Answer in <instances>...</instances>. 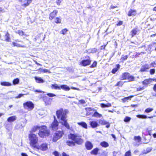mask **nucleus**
Segmentation results:
<instances>
[{
  "instance_id": "43",
  "label": "nucleus",
  "mask_w": 156,
  "mask_h": 156,
  "mask_svg": "<svg viewBox=\"0 0 156 156\" xmlns=\"http://www.w3.org/2000/svg\"><path fill=\"white\" fill-rule=\"evenodd\" d=\"M97 62L96 61H94L93 63L90 66V67L91 68H94V67L96 66L97 65Z\"/></svg>"
},
{
  "instance_id": "39",
  "label": "nucleus",
  "mask_w": 156,
  "mask_h": 156,
  "mask_svg": "<svg viewBox=\"0 0 156 156\" xmlns=\"http://www.w3.org/2000/svg\"><path fill=\"white\" fill-rule=\"evenodd\" d=\"M61 19L59 17H57L55 19V22L57 23H61Z\"/></svg>"
},
{
  "instance_id": "30",
  "label": "nucleus",
  "mask_w": 156,
  "mask_h": 156,
  "mask_svg": "<svg viewBox=\"0 0 156 156\" xmlns=\"http://www.w3.org/2000/svg\"><path fill=\"white\" fill-rule=\"evenodd\" d=\"M120 66L119 64L116 65V68L113 69L112 71V73L113 74H115L117 72L118 70L119 69Z\"/></svg>"
},
{
  "instance_id": "32",
  "label": "nucleus",
  "mask_w": 156,
  "mask_h": 156,
  "mask_svg": "<svg viewBox=\"0 0 156 156\" xmlns=\"http://www.w3.org/2000/svg\"><path fill=\"white\" fill-rule=\"evenodd\" d=\"M5 41H7L9 42L10 41V38L9 37V34L8 32H7L5 36Z\"/></svg>"
},
{
  "instance_id": "19",
  "label": "nucleus",
  "mask_w": 156,
  "mask_h": 156,
  "mask_svg": "<svg viewBox=\"0 0 156 156\" xmlns=\"http://www.w3.org/2000/svg\"><path fill=\"white\" fill-rule=\"evenodd\" d=\"M34 79L36 82L38 83H43L44 82V80L40 77L35 76Z\"/></svg>"
},
{
  "instance_id": "17",
  "label": "nucleus",
  "mask_w": 156,
  "mask_h": 156,
  "mask_svg": "<svg viewBox=\"0 0 156 156\" xmlns=\"http://www.w3.org/2000/svg\"><path fill=\"white\" fill-rule=\"evenodd\" d=\"M31 0H26L23 1L21 3V5L24 7H26L27 6L29 5L30 3H31Z\"/></svg>"
},
{
  "instance_id": "54",
  "label": "nucleus",
  "mask_w": 156,
  "mask_h": 156,
  "mask_svg": "<svg viewBox=\"0 0 156 156\" xmlns=\"http://www.w3.org/2000/svg\"><path fill=\"white\" fill-rule=\"evenodd\" d=\"M53 154L55 155V156H59V154L58 152L57 151H55Z\"/></svg>"
},
{
  "instance_id": "27",
  "label": "nucleus",
  "mask_w": 156,
  "mask_h": 156,
  "mask_svg": "<svg viewBox=\"0 0 156 156\" xmlns=\"http://www.w3.org/2000/svg\"><path fill=\"white\" fill-rule=\"evenodd\" d=\"M66 143L67 145L70 146H75V142L73 140L67 141H66Z\"/></svg>"
},
{
  "instance_id": "37",
  "label": "nucleus",
  "mask_w": 156,
  "mask_h": 156,
  "mask_svg": "<svg viewBox=\"0 0 156 156\" xmlns=\"http://www.w3.org/2000/svg\"><path fill=\"white\" fill-rule=\"evenodd\" d=\"M19 83V80L18 78L14 79L13 80V84L15 85L18 84Z\"/></svg>"
},
{
  "instance_id": "64",
  "label": "nucleus",
  "mask_w": 156,
  "mask_h": 156,
  "mask_svg": "<svg viewBox=\"0 0 156 156\" xmlns=\"http://www.w3.org/2000/svg\"><path fill=\"white\" fill-rule=\"evenodd\" d=\"M19 33L20 35H22L23 34V32L22 31H20Z\"/></svg>"
},
{
  "instance_id": "5",
  "label": "nucleus",
  "mask_w": 156,
  "mask_h": 156,
  "mask_svg": "<svg viewBox=\"0 0 156 156\" xmlns=\"http://www.w3.org/2000/svg\"><path fill=\"white\" fill-rule=\"evenodd\" d=\"M87 111V115H90L91 113L92 114V117L100 118L102 117V115L98 113L95 110H93V108H86Z\"/></svg>"
},
{
  "instance_id": "33",
  "label": "nucleus",
  "mask_w": 156,
  "mask_h": 156,
  "mask_svg": "<svg viewBox=\"0 0 156 156\" xmlns=\"http://www.w3.org/2000/svg\"><path fill=\"white\" fill-rule=\"evenodd\" d=\"M98 151L99 149L98 148H96L94 149L93 150L91 151V154L97 155L98 154Z\"/></svg>"
},
{
  "instance_id": "22",
  "label": "nucleus",
  "mask_w": 156,
  "mask_h": 156,
  "mask_svg": "<svg viewBox=\"0 0 156 156\" xmlns=\"http://www.w3.org/2000/svg\"><path fill=\"white\" fill-rule=\"evenodd\" d=\"M51 87L52 89L60 90V86H59L57 84H52Z\"/></svg>"
},
{
  "instance_id": "50",
  "label": "nucleus",
  "mask_w": 156,
  "mask_h": 156,
  "mask_svg": "<svg viewBox=\"0 0 156 156\" xmlns=\"http://www.w3.org/2000/svg\"><path fill=\"white\" fill-rule=\"evenodd\" d=\"M39 70H40L42 72L44 73H48L49 71L48 69H44L41 68H40Z\"/></svg>"
},
{
  "instance_id": "62",
  "label": "nucleus",
  "mask_w": 156,
  "mask_h": 156,
  "mask_svg": "<svg viewBox=\"0 0 156 156\" xmlns=\"http://www.w3.org/2000/svg\"><path fill=\"white\" fill-rule=\"evenodd\" d=\"M61 1L60 0H57L56 3L57 5H60Z\"/></svg>"
},
{
  "instance_id": "13",
  "label": "nucleus",
  "mask_w": 156,
  "mask_h": 156,
  "mask_svg": "<svg viewBox=\"0 0 156 156\" xmlns=\"http://www.w3.org/2000/svg\"><path fill=\"white\" fill-rule=\"evenodd\" d=\"M99 122V124L102 125H106V127L107 128H108L110 127V124L109 123L104 119H100Z\"/></svg>"
},
{
  "instance_id": "42",
  "label": "nucleus",
  "mask_w": 156,
  "mask_h": 156,
  "mask_svg": "<svg viewBox=\"0 0 156 156\" xmlns=\"http://www.w3.org/2000/svg\"><path fill=\"white\" fill-rule=\"evenodd\" d=\"M132 37L135 35L136 34V29H133L131 32Z\"/></svg>"
},
{
  "instance_id": "38",
  "label": "nucleus",
  "mask_w": 156,
  "mask_h": 156,
  "mask_svg": "<svg viewBox=\"0 0 156 156\" xmlns=\"http://www.w3.org/2000/svg\"><path fill=\"white\" fill-rule=\"evenodd\" d=\"M153 110V108H148L145 110L144 112L147 113H149L152 112Z\"/></svg>"
},
{
  "instance_id": "41",
  "label": "nucleus",
  "mask_w": 156,
  "mask_h": 156,
  "mask_svg": "<svg viewBox=\"0 0 156 156\" xmlns=\"http://www.w3.org/2000/svg\"><path fill=\"white\" fill-rule=\"evenodd\" d=\"M68 31V30L67 29H64L60 31V33L65 35L66 34V33Z\"/></svg>"
},
{
  "instance_id": "20",
  "label": "nucleus",
  "mask_w": 156,
  "mask_h": 156,
  "mask_svg": "<svg viewBox=\"0 0 156 156\" xmlns=\"http://www.w3.org/2000/svg\"><path fill=\"white\" fill-rule=\"evenodd\" d=\"M61 89L65 91H69L70 90V88L68 86L65 84L60 85V89Z\"/></svg>"
},
{
  "instance_id": "24",
  "label": "nucleus",
  "mask_w": 156,
  "mask_h": 156,
  "mask_svg": "<svg viewBox=\"0 0 156 156\" xmlns=\"http://www.w3.org/2000/svg\"><path fill=\"white\" fill-rule=\"evenodd\" d=\"M136 14V11L135 10H130L128 12V15L129 16H131L133 15L135 16Z\"/></svg>"
},
{
  "instance_id": "7",
  "label": "nucleus",
  "mask_w": 156,
  "mask_h": 156,
  "mask_svg": "<svg viewBox=\"0 0 156 156\" xmlns=\"http://www.w3.org/2000/svg\"><path fill=\"white\" fill-rule=\"evenodd\" d=\"M86 59L82 60L80 62V64L82 66H86L89 65L90 64L91 61L90 58L89 56H87L85 57Z\"/></svg>"
},
{
  "instance_id": "3",
  "label": "nucleus",
  "mask_w": 156,
  "mask_h": 156,
  "mask_svg": "<svg viewBox=\"0 0 156 156\" xmlns=\"http://www.w3.org/2000/svg\"><path fill=\"white\" fill-rule=\"evenodd\" d=\"M29 138L30 141V144L32 147H35L38 140V138L37 135L33 133H30L29 135Z\"/></svg>"
},
{
  "instance_id": "11",
  "label": "nucleus",
  "mask_w": 156,
  "mask_h": 156,
  "mask_svg": "<svg viewBox=\"0 0 156 156\" xmlns=\"http://www.w3.org/2000/svg\"><path fill=\"white\" fill-rule=\"evenodd\" d=\"M58 125V121L55 118L53 122L52 123L51 125V128L52 129L54 130L57 129Z\"/></svg>"
},
{
  "instance_id": "47",
  "label": "nucleus",
  "mask_w": 156,
  "mask_h": 156,
  "mask_svg": "<svg viewBox=\"0 0 156 156\" xmlns=\"http://www.w3.org/2000/svg\"><path fill=\"white\" fill-rule=\"evenodd\" d=\"M123 82L122 81H119L115 85V86H122L123 84Z\"/></svg>"
},
{
  "instance_id": "56",
  "label": "nucleus",
  "mask_w": 156,
  "mask_h": 156,
  "mask_svg": "<svg viewBox=\"0 0 156 156\" xmlns=\"http://www.w3.org/2000/svg\"><path fill=\"white\" fill-rule=\"evenodd\" d=\"M106 107H111L112 105L111 104L108 103L107 104H106Z\"/></svg>"
},
{
  "instance_id": "53",
  "label": "nucleus",
  "mask_w": 156,
  "mask_h": 156,
  "mask_svg": "<svg viewBox=\"0 0 156 156\" xmlns=\"http://www.w3.org/2000/svg\"><path fill=\"white\" fill-rule=\"evenodd\" d=\"M24 95V94H19L17 96H16L15 97V98H20L21 97H23Z\"/></svg>"
},
{
  "instance_id": "9",
  "label": "nucleus",
  "mask_w": 156,
  "mask_h": 156,
  "mask_svg": "<svg viewBox=\"0 0 156 156\" xmlns=\"http://www.w3.org/2000/svg\"><path fill=\"white\" fill-rule=\"evenodd\" d=\"M35 148L37 149L45 151L48 148V144L46 143H43L39 145H37Z\"/></svg>"
},
{
  "instance_id": "61",
  "label": "nucleus",
  "mask_w": 156,
  "mask_h": 156,
  "mask_svg": "<svg viewBox=\"0 0 156 156\" xmlns=\"http://www.w3.org/2000/svg\"><path fill=\"white\" fill-rule=\"evenodd\" d=\"M144 89V87H142L141 88H137V90L138 91H140L141 90H143Z\"/></svg>"
},
{
  "instance_id": "58",
  "label": "nucleus",
  "mask_w": 156,
  "mask_h": 156,
  "mask_svg": "<svg viewBox=\"0 0 156 156\" xmlns=\"http://www.w3.org/2000/svg\"><path fill=\"white\" fill-rule=\"evenodd\" d=\"M122 23V21H119L118 23L117 24V26H120L121 25Z\"/></svg>"
},
{
  "instance_id": "10",
  "label": "nucleus",
  "mask_w": 156,
  "mask_h": 156,
  "mask_svg": "<svg viewBox=\"0 0 156 156\" xmlns=\"http://www.w3.org/2000/svg\"><path fill=\"white\" fill-rule=\"evenodd\" d=\"M25 125L26 122H21L16 125L15 127V129H16L19 130L24 127Z\"/></svg>"
},
{
  "instance_id": "55",
  "label": "nucleus",
  "mask_w": 156,
  "mask_h": 156,
  "mask_svg": "<svg viewBox=\"0 0 156 156\" xmlns=\"http://www.w3.org/2000/svg\"><path fill=\"white\" fill-rule=\"evenodd\" d=\"M100 106L102 108H104L106 107V104H105L104 103L101 104L100 105Z\"/></svg>"
},
{
  "instance_id": "49",
  "label": "nucleus",
  "mask_w": 156,
  "mask_h": 156,
  "mask_svg": "<svg viewBox=\"0 0 156 156\" xmlns=\"http://www.w3.org/2000/svg\"><path fill=\"white\" fill-rule=\"evenodd\" d=\"M86 103L85 101L83 99H81L79 100V104H84Z\"/></svg>"
},
{
  "instance_id": "18",
  "label": "nucleus",
  "mask_w": 156,
  "mask_h": 156,
  "mask_svg": "<svg viewBox=\"0 0 156 156\" xmlns=\"http://www.w3.org/2000/svg\"><path fill=\"white\" fill-rule=\"evenodd\" d=\"M17 117L14 115L9 117L7 119V121L9 122H12L15 121Z\"/></svg>"
},
{
  "instance_id": "12",
  "label": "nucleus",
  "mask_w": 156,
  "mask_h": 156,
  "mask_svg": "<svg viewBox=\"0 0 156 156\" xmlns=\"http://www.w3.org/2000/svg\"><path fill=\"white\" fill-rule=\"evenodd\" d=\"M152 80L156 82V77L152 79L150 78L148 79L145 80L142 82V83L143 84L147 85L151 82Z\"/></svg>"
},
{
  "instance_id": "63",
  "label": "nucleus",
  "mask_w": 156,
  "mask_h": 156,
  "mask_svg": "<svg viewBox=\"0 0 156 156\" xmlns=\"http://www.w3.org/2000/svg\"><path fill=\"white\" fill-rule=\"evenodd\" d=\"M62 156H69V155L63 152L62 153Z\"/></svg>"
},
{
  "instance_id": "40",
  "label": "nucleus",
  "mask_w": 156,
  "mask_h": 156,
  "mask_svg": "<svg viewBox=\"0 0 156 156\" xmlns=\"http://www.w3.org/2000/svg\"><path fill=\"white\" fill-rule=\"evenodd\" d=\"M127 79L129 81H131L134 80V77L129 74V76H128Z\"/></svg>"
},
{
  "instance_id": "52",
  "label": "nucleus",
  "mask_w": 156,
  "mask_h": 156,
  "mask_svg": "<svg viewBox=\"0 0 156 156\" xmlns=\"http://www.w3.org/2000/svg\"><path fill=\"white\" fill-rule=\"evenodd\" d=\"M125 156H131V152L130 151H128L126 152L125 154Z\"/></svg>"
},
{
  "instance_id": "35",
  "label": "nucleus",
  "mask_w": 156,
  "mask_h": 156,
  "mask_svg": "<svg viewBox=\"0 0 156 156\" xmlns=\"http://www.w3.org/2000/svg\"><path fill=\"white\" fill-rule=\"evenodd\" d=\"M87 51L89 53H95L97 51V49L96 48H94L88 49Z\"/></svg>"
},
{
  "instance_id": "57",
  "label": "nucleus",
  "mask_w": 156,
  "mask_h": 156,
  "mask_svg": "<svg viewBox=\"0 0 156 156\" xmlns=\"http://www.w3.org/2000/svg\"><path fill=\"white\" fill-rule=\"evenodd\" d=\"M153 90L155 92H156V84L154 85L153 87Z\"/></svg>"
},
{
  "instance_id": "23",
  "label": "nucleus",
  "mask_w": 156,
  "mask_h": 156,
  "mask_svg": "<svg viewBox=\"0 0 156 156\" xmlns=\"http://www.w3.org/2000/svg\"><path fill=\"white\" fill-rule=\"evenodd\" d=\"M77 124L85 129H87V125L86 122H77Z\"/></svg>"
},
{
  "instance_id": "4",
  "label": "nucleus",
  "mask_w": 156,
  "mask_h": 156,
  "mask_svg": "<svg viewBox=\"0 0 156 156\" xmlns=\"http://www.w3.org/2000/svg\"><path fill=\"white\" fill-rule=\"evenodd\" d=\"M49 134V131L47 129L46 126H41L38 133L39 135L41 137L44 138L48 136Z\"/></svg>"
},
{
  "instance_id": "25",
  "label": "nucleus",
  "mask_w": 156,
  "mask_h": 156,
  "mask_svg": "<svg viewBox=\"0 0 156 156\" xmlns=\"http://www.w3.org/2000/svg\"><path fill=\"white\" fill-rule=\"evenodd\" d=\"M129 73H125L122 74L121 80H125L128 79V76H129Z\"/></svg>"
},
{
  "instance_id": "34",
  "label": "nucleus",
  "mask_w": 156,
  "mask_h": 156,
  "mask_svg": "<svg viewBox=\"0 0 156 156\" xmlns=\"http://www.w3.org/2000/svg\"><path fill=\"white\" fill-rule=\"evenodd\" d=\"M133 97V96H130L129 97L124 98L122 99L123 102H125L127 101L128 100H130L131 98Z\"/></svg>"
},
{
  "instance_id": "44",
  "label": "nucleus",
  "mask_w": 156,
  "mask_h": 156,
  "mask_svg": "<svg viewBox=\"0 0 156 156\" xmlns=\"http://www.w3.org/2000/svg\"><path fill=\"white\" fill-rule=\"evenodd\" d=\"M12 44L13 46H16L17 47H23V46H22L21 45H20V44L14 42H13Z\"/></svg>"
},
{
  "instance_id": "16",
  "label": "nucleus",
  "mask_w": 156,
  "mask_h": 156,
  "mask_svg": "<svg viewBox=\"0 0 156 156\" xmlns=\"http://www.w3.org/2000/svg\"><path fill=\"white\" fill-rule=\"evenodd\" d=\"M58 11L56 10H54L53 12H51L49 15V19L52 20L57 15Z\"/></svg>"
},
{
  "instance_id": "21",
  "label": "nucleus",
  "mask_w": 156,
  "mask_h": 156,
  "mask_svg": "<svg viewBox=\"0 0 156 156\" xmlns=\"http://www.w3.org/2000/svg\"><path fill=\"white\" fill-rule=\"evenodd\" d=\"M153 116L147 117V115H137V118L142 119H146L147 118L151 119L153 118Z\"/></svg>"
},
{
  "instance_id": "46",
  "label": "nucleus",
  "mask_w": 156,
  "mask_h": 156,
  "mask_svg": "<svg viewBox=\"0 0 156 156\" xmlns=\"http://www.w3.org/2000/svg\"><path fill=\"white\" fill-rule=\"evenodd\" d=\"M46 94L50 97H53L56 96L55 94L52 93H48L47 94Z\"/></svg>"
},
{
  "instance_id": "31",
  "label": "nucleus",
  "mask_w": 156,
  "mask_h": 156,
  "mask_svg": "<svg viewBox=\"0 0 156 156\" xmlns=\"http://www.w3.org/2000/svg\"><path fill=\"white\" fill-rule=\"evenodd\" d=\"M100 144L102 147H107L109 146L108 144L105 141L101 142Z\"/></svg>"
},
{
  "instance_id": "15",
  "label": "nucleus",
  "mask_w": 156,
  "mask_h": 156,
  "mask_svg": "<svg viewBox=\"0 0 156 156\" xmlns=\"http://www.w3.org/2000/svg\"><path fill=\"white\" fill-rule=\"evenodd\" d=\"M85 146L87 150H90L93 147V145L92 143L89 141H87L85 143Z\"/></svg>"
},
{
  "instance_id": "60",
  "label": "nucleus",
  "mask_w": 156,
  "mask_h": 156,
  "mask_svg": "<svg viewBox=\"0 0 156 156\" xmlns=\"http://www.w3.org/2000/svg\"><path fill=\"white\" fill-rule=\"evenodd\" d=\"M106 45H102L101 47V49H105V47Z\"/></svg>"
},
{
  "instance_id": "6",
  "label": "nucleus",
  "mask_w": 156,
  "mask_h": 156,
  "mask_svg": "<svg viewBox=\"0 0 156 156\" xmlns=\"http://www.w3.org/2000/svg\"><path fill=\"white\" fill-rule=\"evenodd\" d=\"M63 134V132L62 131H56L54 134L53 138V141L54 142L56 141L62 137Z\"/></svg>"
},
{
  "instance_id": "8",
  "label": "nucleus",
  "mask_w": 156,
  "mask_h": 156,
  "mask_svg": "<svg viewBox=\"0 0 156 156\" xmlns=\"http://www.w3.org/2000/svg\"><path fill=\"white\" fill-rule=\"evenodd\" d=\"M24 108L26 109L32 110L34 107V104L30 101H27L23 104Z\"/></svg>"
},
{
  "instance_id": "59",
  "label": "nucleus",
  "mask_w": 156,
  "mask_h": 156,
  "mask_svg": "<svg viewBox=\"0 0 156 156\" xmlns=\"http://www.w3.org/2000/svg\"><path fill=\"white\" fill-rule=\"evenodd\" d=\"M21 155L22 156H28L27 154L25 153H22Z\"/></svg>"
},
{
  "instance_id": "26",
  "label": "nucleus",
  "mask_w": 156,
  "mask_h": 156,
  "mask_svg": "<svg viewBox=\"0 0 156 156\" xmlns=\"http://www.w3.org/2000/svg\"><path fill=\"white\" fill-rule=\"evenodd\" d=\"M0 84L2 86H9L12 85L11 83L7 82H2L0 83Z\"/></svg>"
},
{
  "instance_id": "48",
  "label": "nucleus",
  "mask_w": 156,
  "mask_h": 156,
  "mask_svg": "<svg viewBox=\"0 0 156 156\" xmlns=\"http://www.w3.org/2000/svg\"><path fill=\"white\" fill-rule=\"evenodd\" d=\"M127 58H128L127 55H125V56L122 55V57H121V60L122 61H124V60H126L127 59Z\"/></svg>"
},
{
  "instance_id": "29",
  "label": "nucleus",
  "mask_w": 156,
  "mask_h": 156,
  "mask_svg": "<svg viewBox=\"0 0 156 156\" xmlns=\"http://www.w3.org/2000/svg\"><path fill=\"white\" fill-rule=\"evenodd\" d=\"M141 138L140 136H137V146L142 144L141 141ZM143 144H146L147 143H143Z\"/></svg>"
},
{
  "instance_id": "51",
  "label": "nucleus",
  "mask_w": 156,
  "mask_h": 156,
  "mask_svg": "<svg viewBox=\"0 0 156 156\" xmlns=\"http://www.w3.org/2000/svg\"><path fill=\"white\" fill-rule=\"evenodd\" d=\"M155 72V69H151L150 70V72L151 75L154 74Z\"/></svg>"
},
{
  "instance_id": "1",
  "label": "nucleus",
  "mask_w": 156,
  "mask_h": 156,
  "mask_svg": "<svg viewBox=\"0 0 156 156\" xmlns=\"http://www.w3.org/2000/svg\"><path fill=\"white\" fill-rule=\"evenodd\" d=\"M67 110H63L62 108L57 110L56 112V115L58 119H59V122L62 125L64 126L68 129L71 130L72 127H70L67 122V114L68 113Z\"/></svg>"
},
{
  "instance_id": "45",
  "label": "nucleus",
  "mask_w": 156,
  "mask_h": 156,
  "mask_svg": "<svg viewBox=\"0 0 156 156\" xmlns=\"http://www.w3.org/2000/svg\"><path fill=\"white\" fill-rule=\"evenodd\" d=\"M131 119V118L128 116H126L124 119V121L126 122H129Z\"/></svg>"
},
{
  "instance_id": "2",
  "label": "nucleus",
  "mask_w": 156,
  "mask_h": 156,
  "mask_svg": "<svg viewBox=\"0 0 156 156\" xmlns=\"http://www.w3.org/2000/svg\"><path fill=\"white\" fill-rule=\"evenodd\" d=\"M69 138L75 142V144H81L83 142V140L77 134L70 133L68 136Z\"/></svg>"
},
{
  "instance_id": "36",
  "label": "nucleus",
  "mask_w": 156,
  "mask_h": 156,
  "mask_svg": "<svg viewBox=\"0 0 156 156\" xmlns=\"http://www.w3.org/2000/svg\"><path fill=\"white\" fill-rule=\"evenodd\" d=\"M148 66H143L140 69V71L141 72L147 71V69H148Z\"/></svg>"
},
{
  "instance_id": "28",
  "label": "nucleus",
  "mask_w": 156,
  "mask_h": 156,
  "mask_svg": "<svg viewBox=\"0 0 156 156\" xmlns=\"http://www.w3.org/2000/svg\"><path fill=\"white\" fill-rule=\"evenodd\" d=\"M41 128V126H34L32 129L31 131L33 132H35L37 129H40Z\"/></svg>"
},
{
  "instance_id": "14",
  "label": "nucleus",
  "mask_w": 156,
  "mask_h": 156,
  "mask_svg": "<svg viewBox=\"0 0 156 156\" xmlns=\"http://www.w3.org/2000/svg\"><path fill=\"white\" fill-rule=\"evenodd\" d=\"M89 124L93 128H96L99 126V124L97 122L95 121H90L89 122Z\"/></svg>"
}]
</instances>
